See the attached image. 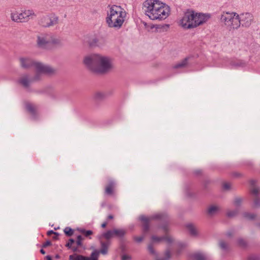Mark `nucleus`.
<instances>
[{
    "instance_id": "nucleus-1",
    "label": "nucleus",
    "mask_w": 260,
    "mask_h": 260,
    "mask_svg": "<svg viewBox=\"0 0 260 260\" xmlns=\"http://www.w3.org/2000/svg\"><path fill=\"white\" fill-rule=\"evenodd\" d=\"M83 62L89 69L100 74L109 73L115 67L112 58L100 54H92L86 56L84 57Z\"/></svg>"
},
{
    "instance_id": "nucleus-2",
    "label": "nucleus",
    "mask_w": 260,
    "mask_h": 260,
    "mask_svg": "<svg viewBox=\"0 0 260 260\" xmlns=\"http://www.w3.org/2000/svg\"><path fill=\"white\" fill-rule=\"evenodd\" d=\"M142 9L146 15L153 20L165 19L170 12V7L159 0H146Z\"/></svg>"
},
{
    "instance_id": "nucleus-3",
    "label": "nucleus",
    "mask_w": 260,
    "mask_h": 260,
    "mask_svg": "<svg viewBox=\"0 0 260 260\" xmlns=\"http://www.w3.org/2000/svg\"><path fill=\"white\" fill-rule=\"evenodd\" d=\"M210 18L209 14L197 13L188 9L179 20V24L184 29L194 28L206 23Z\"/></svg>"
},
{
    "instance_id": "nucleus-4",
    "label": "nucleus",
    "mask_w": 260,
    "mask_h": 260,
    "mask_svg": "<svg viewBox=\"0 0 260 260\" xmlns=\"http://www.w3.org/2000/svg\"><path fill=\"white\" fill-rule=\"evenodd\" d=\"M126 14L120 7L112 5L107 12L106 22L110 27L119 28L124 21Z\"/></svg>"
},
{
    "instance_id": "nucleus-5",
    "label": "nucleus",
    "mask_w": 260,
    "mask_h": 260,
    "mask_svg": "<svg viewBox=\"0 0 260 260\" xmlns=\"http://www.w3.org/2000/svg\"><path fill=\"white\" fill-rule=\"evenodd\" d=\"M21 67L24 69L34 68L37 73L52 75L56 72V70L51 66L36 61L28 57H22L19 58Z\"/></svg>"
},
{
    "instance_id": "nucleus-6",
    "label": "nucleus",
    "mask_w": 260,
    "mask_h": 260,
    "mask_svg": "<svg viewBox=\"0 0 260 260\" xmlns=\"http://www.w3.org/2000/svg\"><path fill=\"white\" fill-rule=\"evenodd\" d=\"M221 25L230 31L239 28L238 14L235 12L223 11L219 16Z\"/></svg>"
},
{
    "instance_id": "nucleus-7",
    "label": "nucleus",
    "mask_w": 260,
    "mask_h": 260,
    "mask_svg": "<svg viewBox=\"0 0 260 260\" xmlns=\"http://www.w3.org/2000/svg\"><path fill=\"white\" fill-rule=\"evenodd\" d=\"M37 44L39 48L49 49L53 46L61 45V40L51 34H41L37 37Z\"/></svg>"
},
{
    "instance_id": "nucleus-8",
    "label": "nucleus",
    "mask_w": 260,
    "mask_h": 260,
    "mask_svg": "<svg viewBox=\"0 0 260 260\" xmlns=\"http://www.w3.org/2000/svg\"><path fill=\"white\" fill-rule=\"evenodd\" d=\"M36 15L32 10H25L23 11H13L11 13L12 20L16 22H23L28 21Z\"/></svg>"
},
{
    "instance_id": "nucleus-9",
    "label": "nucleus",
    "mask_w": 260,
    "mask_h": 260,
    "mask_svg": "<svg viewBox=\"0 0 260 260\" xmlns=\"http://www.w3.org/2000/svg\"><path fill=\"white\" fill-rule=\"evenodd\" d=\"M58 17L54 13H50L42 16L39 20L41 25L49 27L56 25L58 23Z\"/></svg>"
},
{
    "instance_id": "nucleus-10",
    "label": "nucleus",
    "mask_w": 260,
    "mask_h": 260,
    "mask_svg": "<svg viewBox=\"0 0 260 260\" xmlns=\"http://www.w3.org/2000/svg\"><path fill=\"white\" fill-rule=\"evenodd\" d=\"M166 218L167 215L162 213H157L150 217L142 215L139 217L140 220L142 222L143 230L145 232H148L149 230V222L150 221L153 219L165 220Z\"/></svg>"
},
{
    "instance_id": "nucleus-11",
    "label": "nucleus",
    "mask_w": 260,
    "mask_h": 260,
    "mask_svg": "<svg viewBox=\"0 0 260 260\" xmlns=\"http://www.w3.org/2000/svg\"><path fill=\"white\" fill-rule=\"evenodd\" d=\"M239 21V27L241 25L243 27H248L253 21V16L251 13L246 12L238 14Z\"/></svg>"
},
{
    "instance_id": "nucleus-12",
    "label": "nucleus",
    "mask_w": 260,
    "mask_h": 260,
    "mask_svg": "<svg viewBox=\"0 0 260 260\" xmlns=\"http://www.w3.org/2000/svg\"><path fill=\"white\" fill-rule=\"evenodd\" d=\"M40 74L37 73L33 78L30 79L27 75L22 76L19 79V83L24 87H28L30 82L34 80L37 81L40 79Z\"/></svg>"
},
{
    "instance_id": "nucleus-13",
    "label": "nucleus",
    "mask_w": 260,
    "mask_h": 260,
    "mask_svg": "<svg viewBox=\"0 0 260 260\" xmlns=\"http://www.w3.org/2000/svg\"><path fill=\"white\" fill-rule=\"evenodd\" d=\"M151 241L154 243H168V244H171L174 242V239L172 237L169 235L165 236H157L153 235L151 236Z\"/></svg>"
},
{
    "instance_id": "nucleus-14",
    "label": "nucleus",
    "mask_w": 260,
    "mask_h": 260,
    "mask_svg": "<svg viewBox=\"0 0 260 260\" xmlns=\"http://www.w3.org/2000/svg\"><path fill=\"white\" fill-rule=\"evenodd\" d=\"M88 44L91 47H101L106 44V40L102 37H92L88 41Z\"/></svg>"
},
{
    "instance_id": "nucleus-15",
    "label": "nucleus",
    "mask_w": 260,
    "mask_h": 260,
    "mask_svg": "<svg viewBox=\"0 0 260 260\" xmlns=\"http://www.w3.org/2000/svg\"><path fill=\"white\" fill-rule=\"evenodd\" d=\"M99 252L94 249L91 252L90 256H85L81 255H77L75 260H99Z\"/></svg>"
},
{
    "instance_id": "nucleus-16",
    "label": "nucleus",
    "mask_w": 260,
    "mask_h": 260,
    "mask_svg": "<svg viewBox=\"0 0 260 260\" xmlns=\"http://www.w3.org/2000/svg\"><path fill=\"white\" fill-rule=\"evenodd\" d=\"M191 260H208V256L205 253L197 251L191 253L190 255Z\"/></svg>"
},
{
    "instance_id": "nucleus-17",
    "label": "nucleus",
    "mask_w": 260,
    "mask_h": 260,
    "mask_svg": "<svg viewBox=\"0 0 260 260\" xmlns=\"http://www.w3.org/2000/svg\"><path fill=\"white\" fill-rule=\"evenodd\" d=\"M186 228L190 235L192 236H198L199 235V230L197 226L192 223H188Z\"/></svg>"
},
{
    "instance_id": "nucleus-18",
    "label": "nucleus",
    "mask_w": 260,
    "mask_h": 260,
    "mask_svg": "<svg viewBox=\"0 0 260 260\" xmlns=\"http://www.w3.org/2000/svg\"><path fill=\"white\" fill-rule=\"evenodd\" d=\"M246 64L247 63L242 60H235L230 62V65L235 69L244 68L246 66Z\"/></svg>"
},
{
    "instance_id": "nucleus-19",
    "label": "nucleus",
    "mask_w": 260,
    "mask_h": 260,
    "mask_svg": "<svg viewBox=\"0 0 260 260\" xmlns=\"http://www.w3.org/2000/svg\"><path fill=\"white\" fill-rule=\"evenodd\" d=\"M115 186V183L114 181L110 180L105 188V193L108 195L112 194Z\"/></svg>"
},
{
    "instance_id": "nucleus-20",
    "label": "nucleus",
    "mask_w": 260,
    "mask_h": 260,
    "mask_svg": "<svg viewBox=\"0 0 260 260\" xmlns=\"http://www.w3.org/2000/svg\"><path fill=\"white\" fill-rule=\"evenodd\" d=\"M219 210L220 208L218 206L212 205L208 208L207 213L209 215L212 216L218 213Z\"/></svg>"
},
{
    "instance_id": "nucleus-21",
    "label": "nucleus",
    "mask_w": 260,
    "mask_h": 260,
    "mask_svg": "<svg viewBox=\"0 0 260 260\" xmlns=\"http://www.w3.org/2000/svg\"><path fill=\"white\" fill-rule=\"evenodd\" d=\"M113 230L115 238H122L126 234V231L122 229H114Z\"/></svg>"
},
{
    "instance_id": "nucleus-22",
    "label": "nucleus",
    "mask_w": 260,
    "mask_h": 260,
    "mask_svg": "<svg viewBox=\"0 0 260 260\" xmlns=\"http://www.w3.org/2000/svg\"><path fill=\"white\" fill-rule=\"evenodd\" d=\"M173 253V252L169 249L166 251L163 257H156L155 260H169L171 258V254Z\"/></svg>"
},
{
    "instance_id": "nucleus-23",
    "label": "nucleus",
    "mask_w": 260,
    "mask_h": 260,
    "mask_svg": "<svg viewBox=\"0 0 260 260\" xmlns=\"http://www.w3.org/2000/svg\"><path fill=\"white\" fill-rule=\"evenodd\" d=\"M188 58H185L182 60H181L180 62L177 63L176 64H175L174 67L175 69L178 68H182L186 67L188 63Z\"/></svg>"
},
{
    "instance_id": "nucleus-24",
    "label": "nucleus",
    "mask_w": 260,
    "mask_h": 260,
    "mask_svg": "<svg viewBox=\"0 0 260 260\" xmlns=\"http://www.w3.org/2000/svg\"><path fill=\"white\" fill-rule=\"evenodd\" d=\"M103 237L106 239H110L115 238L114 230H109L102 235Z\"/></svg>"
},
{
    "instance_id": "nucleus-25",
    "label": "nucleus",
    "mask_w": 260,
    "mask_h": 260,
    "mask_svg": "<svg viewBox=\"0 0 260 260\" xmlns=\"http://www.w3.org/2000/svg\"><path fill=\"white\" fill-rule=\"evenodd\" d=\"M251 184L253 185V187L251 190V193L255 196H257L259 192V188L255 186L254 184H255V181L254 180H252L251 181Z\"/></svg>"
},
{
    "instance_id": "nucleus-26",
    "label": "nucleus",
    "mask_w": 260,
    "mask_h": 260,
    "mask_svg": "<svg viewBox=\"0 0 260 260\" xmlns=\"http://www.w3.org/2000/svg\"><path fill=\"white\" fill-rule=\"evenodd\" d=\"M63 232L65 235L68 237L73 236L75 234V230L68 226L64 229Z\"/></svg>"
},
{
    "instance_id": "nucleus-27",
    "label": "nucleus",
    "mask_w": 260,
    "mask_h": 260,
    "mask_svg": "<svg viewBox=\"0 0 260 260\" xmlns=\"http://www.w3.org/2000/svg\"><path fill=\"white\" fill-rule=\"evenodd\" d=\"M78 230L83 235L84 238H88L93 234V232L91 230H85L83 229H80Z\"/></svg>"
},
{
    "instance_id": "nucleus-28",
    "label": "nucleus",
    "mask_w": 260,
    "mask_h": 260,
    "mask_svg": "<svg viewBox=\"0 0 260 260\" xmlns=\"http://www.w3.org/2000/svg\"><path fill=\"white\" fill-rule=\"evenodd\" d=\"M109 245H102V246L100 250H97L99 252V254L100 253L105 255L108 253V250L109 249Z\"/></svg>"
},
{
    "instance_id": "nucleus-29",
    "label": "nucleus",
    "mask_w": 260,
    "mask_h": 260,
    "mask_svg": "<svg viewBox=\"0 0 260 260\" xmlns=\"http://www.w3.org/2000/svg\"><path fill=\"white\" fill-rule=\"evenodd\" d=\"M47 235L49 236H52V238L54 240H57L59 236V234L58 233L54 232L52 230L49 231L47 232Z\"/></svg>"
},
{
    "instance_id": "nucleus-30",
    "label": "nucleus",
    "mask_w": 260,
    "mask_h": 260,
    "mask_svg": "<svg viewBox=\"0 0 260 260\" xmlns=\"http://www.w3.org/2000/svg\"><path fill=\"white\" fill-rule=\"evenodd\" d=\"M106 94L102 92H97L94 94V98L97 100H101L105 98Z\"/></svg>"
},
{
    "instance_id": "nucleus-31",
    "label": "nucleus",
    "mask_w": 260,
    "mask_h": 260,
    "mask_svg": "<svg viewBox=\"0 0 260 260\" xmlns=\"http://www.w3.org/2000/svg\"><path fill=\"white\" fill-rule=\"evenodd\" d=\"M26 108L31 114H34L35 113L36 107L34 105L31 104H27L26 105Z\"/></svg>"
},
{
    "instance_id": "nucleus-32",
    "label": "nucleus",
    "mask_w": 260,
    "mask_h": 260,
    "mask_svg": "<svg viewBox=\"0 0 260 260\" xmlns=\"http://www.w3.org/2000/svg\"><path fill=\"white\" fill-rule=\"evenodd\" d=\"M243 216L246 219L252 220L255 218L256 216L254 214L245 212L243 213Z\"/></svg>"
},
{
    "instance_id": "nucleus-33",
    "label": "nucleus",
    "mask_w": 260,
    "mask_h": 260,
    "mask_svg": "<svg viewBox=\"0 0 260 260\" xmlns=\"http://www.w3.org/2000/svg\"><path fill=\"white\" fill-rule=\"evenodd\" d=\"M148 250L150 254L155 256H157V253L154 247V245H149Z\"/></svg>"
},
{
    "instance_id": "nucleus-34",
    "label": "nucleus",
    "mask_w": 260,
    "mask_h": 260,
    "mask_svg": "<svg viewBox=\"0 0 260 260\" xmlns=\"http://www.w3.org/2000/svg\"><path fill=\"white\" fill-rule=\"evenodd\" d=\"M238 212L237 210H230L227 212L226 214L228 217H232L236 216Z\"/></svg>"
},
{
    "instance_id": "nucleus-35",
    "label": "nucleus",
    "mask_w": 260,
    "mask_h": 260,
    "mask_svg": "<svg viewBox=\"0 0 260 260\" xmlns=\"http://www.w3.org/2000/svg\"><path fill=\"white\" fill-rule=\"evenodd\" d=\"M242 199L240 198H236L234 200V204L236 207H238L241 205L242 203Z\"/></svg>"
},
{
    "instance_id": "nucleus-36",
    "label": "nucleus",
    "mask_w": 260,
    "mask_h": 260,
    "mask_svg": "<svg viewBox=\"0 0 260 260\" xmlns=\"http://www.w3.org/2000/svg\"><path fill=\"white\" fill-rule=\"evenodd\" d=\"M185 245H177V247L176 248L177 251L175 252L177 254H179L181 253L182 251L185 248Z\"/></svg>"
},
{
    "instance_id": "nucleus-37",
    "label": "nucleus",
    "mask_w": 260,
    "mask_h": 260,
    "mask_svg": "<svg viewBox=\"0 0 260 260\" xmlns=\"http://www.w3.org/2000/svg\"><path fill=\"white\" fill-rule=\"evenodd\" d=\"M84 239V237L83 235H77L76 236V244H81Z\"/></svg>"
},
{
    "instance_id": "nucleus-38",
    "label": "nucleus",
    "mask_w": 260,
    "mask_h": 260,
    "mask_svg": "<svg viewBox=\"0 0 260 260\" xmlns=\"http://www.w3.org/2000/svg\"><path fill=\"white\" fill-rule=\"evenodd\" d=\"M247 260H260V257L257 255H252L248 257Z\"/></svg>"
},
{
    "instance_id": "nucleus-39",
    "label": "nucleus",
    "mask_w": 260,
    "mask_h": 260,
    "mask_svg": "<svg viewBox=\"0 0 260 260\" xmlns=\"http://www.w3.org/2000/svg\"><path fill=\"white\" fill-rule=\"evenodd\" d=\"M254 206L255 207H258L260 206V200L258 198H256L254 199Z\"/></svg>"
},
{
    "instance_id": "nucleus-40",
    "label": "nucleus",
    "mask_w": 260,
    "mask_h": 260,
    "mask_svg": "<svg viewBox=\"0 0 260 260\" xmlns=\"http://www.w3.org/2000/svg\"><path fill=\"white\" fill-rule=\"evenodd\" d=\"M231 187V184L228 182H224L223 184V188L225 190H229Z\"/></svg>"
},
{
    "instance_id": "nucleus-41",
    "label": "nucleus",
    "mask_w": 260,
    "mask_h": 260,
    "mask_svg": "<svg viewBox=\"0 0 260 260\" xmlns=\"http://www.w3.org/2000/svg\"><path fill=\"white\" fill-rule=\"evenodd\" d=\"M131 259V256L128 255L123 254L121 255V260H129Z\"/></svg>"
},
{
    "instance_id": "nucleus-42",
    "label": "nucleus",
    "mask_w": 260,
    "mask_h": 260,
    "mask_svg": "<svg viewBox=\"0 0 260 260\" xmlns=\"http://www.w3.org/2000/svg\"><path fill=\"white\" fill-rule=\"evenodd\" d=\"M233 235H234V232L232 231H228L225 234V236L227 238H231L233 237Z\"/></svg>"
},
{
    "instance_id": "nucleus-43",
    "label": "nucleus",
    "mask_w": 260,
    "mask_h": 260,
    "mask_svg": "<svg viewBox=\"0 0 260 260\" xmlns=\"http://www.w3.org/2000/svg\"><path fill=\"white\" fill-rule=\"evenodd\" d=\"M229 245H220V248L221 250L224 251L228 249Z\"/></svg>"
},
{
    "instance_id": "nucleus-44",
    "label": "nucleus",
    "mask_w": 260,
    "mask_h": 260,
    "mask_svg": "<svg viewBox=\"0 0 260 260\" xmlns=\"http://www.w3.org/2000/svg\"><path fill=\"white\" fill-rule=\"evenodd\" d=\"M144 239V236H139L135 238V240L137 242H141Z\"/></svg>"
},
{
    "instance_id": "nucleus-45",
    "label": "nucleus",
    "mask_w": 260,
    "mask_h": 260,
    "mask_svg": "<svg viewBox=\"0 0 260 260\" xmlns=\"http://www.w3.org/2000/svg\"><path fill=\"white\" fill-rule=\"evenodd\" d=\"M239 244H246V241L243 238H239L238 241Z\"/></svg>"
},
{
    "instance_id": "nucleus-46",
    "label": "nucleus",
    "mask_w": 260,
    "mask_h": 260,
    "mask_svg": "<svg viewBox=\"0 0 260 260\" xmlns=\"http://www.w3.org/2000/svg\"><path fill=\"white\" fill-rule=\"evenodd\" d=\"M75 242V240L74 239L71 238V239H69V242L67 244H73V243H74Z\"/></svg>"
},
{
    "instance_id": "nucleus-47",
    "label": "nucleus",
    "mask_w": 260,
    "mask_h": 260,
    "mask_svg": "<svg viewBox=\"0 0 260 260\" xmlns=\"http://www.w3.org/2000/svg\"><path fill=\"white\" fill-rule=\"evenodd\" d=\"M107 223L106 222H105L103 223L102 224V225H101V226H102V227L103 228H106V226H107Z\"/></svg>"
},
{
    "instance_id": "nucleus-48",
    "label": "nucleus",
    "mask_w": 260,
    "mask_h": 260,
    "mask_svg": "<svg viewBox=\"0 0 260 260\" xmlns=\"http://www.w3.org/2000/svg\"><path fill=\"white\" fill-rule=\"evenodd\" d=\"M46 260H52V258H51V256H49V255H47L46 257Z\"/></svg>"
},
{
    "instance_id": "nucleus-49",
    "label": "nucleus",
    "mask_w": 260,
    "mask_h": 260,
    "mask_svg": "<svg viewBox=\"0 0 260 260\" xmlns=\"http://www.w3.org/2000/svg\"><path fill=\"white\" fill-rule=\"evenodd\" d=\"M108 218L109 219H112L113 218V216L112 215H109L108 216Z\"/></svg>"
},
{
    "instance_id": "nucleus-50",
    "label": "nucleus",
    "mask_w": 260,
    "mask_h": 260,
    "mask_svg": "<svg viewBox=\"0 0 260 260\" xmlns=\"http://www.w3.org/2000/svg\"><path fill=\"white\" fill-rule=\"evenodd\" d=\"M40 252L43 254H44L45 253V251L43 249H42L40 250Z\"/></svg>"
},
{
    "instance_id": "nucleus-51",
    "label": "nucleus",
    "mask_w": 260,
    "mask_h": 260,
    "mask_svg": "<svg viewBox=\"0 0 260 260\" xmlns=\"http://www.w3.org/2000/svg\"><path fill=\"white\" fill-rule=\"evenodd\" d=\"M44 244H51V242L49 240L46 241Z\"/></svg>"
},
{
    "instance_id": "nucleus-52",
    "label": "nucleus",
    "mask_w": 260,
    "mask_h": 260,
    "mask_svg": "<svg viewBox=\"0 0 260 260\" xmlns=\"http://www.w3.org/2000/svg\"><path fill=\"white\" fill-rule=\"evenodd\" d=\"M124 248H125V247H124V246L123 245H122L121 246V250H122V251H123V250H124Z\"/></svg>"
},
{
    "instance_id": "nucleus-53",
    "label": "nucleus",
    "mask_w": 260,
    "mask_h": 260,
    "mask_svg": "<svg viewBox=\"0 0 260 260\" xmlns=\"http://www.w3.org/2000/svg\"><path fill=\"white\" fill-rule=\"evenodd\" d=\"M72 245H69V244L66 245V246H69L70 248V247H71V246H72Z\"/></svg>"
},
{
    "instance_id": "nucleus-54",
    "label": "nucleus",
    "mask_w": 260,
    "mask_h": 260,
    "mask_svg": "<svg viewBox=\"0 0 260 260\" xmlns=\"http://www.w3.org/2000/svg\"><path fill=\"white\" fill-rule=\"evenodd\" d=\"M48 245H47V244H45V245H43V247H45L46 246H48Z\"/></svg>"
}]
</instances>
